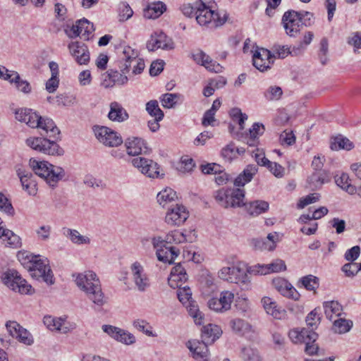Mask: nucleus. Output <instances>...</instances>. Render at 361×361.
<instances>
[{"instance_id":"obj_15","label":"nucleus","mask_w":361,"mask_h":361,"mask_svg":"<svg viewBox=\"0 0 361 361\" xmlns=\"http://www.w3.org/2000/svg\"><path fill=\"white\" fill-rule=\"evenodd\" d=\"M130 269L131 279L136 288L140 292H145L150 286V282L143 266L139 262H135Z\"/></svg>"},{"instance_id":"obj_28","label":"nucleus","mask_w":361,"mask_h":361,"mask_svg":"<svg viewBox=\"0 0 361 361\" xmlns=\"http://www.w3.org/2000/svg\"><path fill=\"white\" fill-rule=\"evenodd\" d=\"M261 302L267 314L271 315L274 319H281L285 317L286 311L279 307L272 298L263 297Z\"/></svg>"},{"instance_id":"obj_26","label":"nucleus","mask_w":361,"mask_h":361,"mask_svg":"<svg viewBox=\"0 0 361 361\" xmlns=\"http://www.w3.org/2000/svg\"><path fill=\"white\" fill-rule=\"evenodd\" d=\"M288 336L294 343H306L308 341H316L318 337L314 331L306 328L292 329L289 331Z\"/></svg>"},{"instance_id":"obj_46","label":"nucleus","mask_w":361,"mask_h":361,"mask_svg":"<svg viewBox=\"0 0 361 361\" xmlns=\"http://www.w3.org/2000/svg\"><path fill=\"white\" fill-rule=\"evenodd\" d=\"M353 327V322L344 318H338L333 323L332 330L336 334H345L348 332Z\"/></svg>"},{"instance_id":"obj_2","label":"nucleus","mask_w":361,"mask_h":361,"mask_svg":"<svg viewBox=\"0 0 361 361\" xmlns=\"http://www.w3.org/2000/svg\"><path fill=\"white\" fill-rule=\"evenodd\" d=\"M77 286L84 291L90 300L95 305L102 307L105 302L104 294L102 292L100 281L92 271L73 274Z\"/></svg>"},{"instance_id":"obj_51","label":"nucleus","mask_w":361,"mask_h":361,"mask_svg":"<svg viewBox=\"0 0 361 361\" xmlns=\"http://www.w3.org/2000/svg\"><path fill=\"white\" fill-rule=\"evenodd\" d=\"M300 282L307 290H315L319 286V279L311 274L302 277Z\"/></svg>"},{"instance_id":"obj_27","label":"nucleus","mask_w":361,"mask_h":361,"mask_svg":"<svg viewBox=\"0 0 361 361\" xmlns=\"http://www.w3.org/2000/svg\"><path fill=\"white\" fill-rule=\"evenodd\" d=\"M187 280L188 274L180 263L177 264L172 268L169 278V285L171 288H176L183 286Z\"/></svg>"},{"instance_id":"obj_22","label":"nucleus","mask_w":361,"mask_h":361,"mask_svg":"<svg viewBox=\"0 0 361 361\" xmlns=\"http://www.w3.org/2000/svg\"><path fill=\"white\" fill-rule=\"evenodd\" d=\"M17 175L20 180L23 189L30 195L35 196L37 192V182L35 176L30 171L18 169Z\"/></svg>"},{"instance_id":"obj_41","label":"nucleus","mask_w":361,"mask_h":361,"mask_svg":"<svg viewBox=\"0 0 361 361\" xmlns=\"http://www.w3.org/2000/svg\"><path fill=\"white\" fill-rule=\"evenodd\" d=\"M63 234L70 239V240L77 245L89 244L90 240L87 236L82 235L75 229L63 228Z\"/></svg>"},{"instance_id":"obj_52","label":"nucleus","mask_w":361,"mask_h":361,"mask_svg":"<svg viewBox=\"0 0 361 361\" xmlns=\"http://www.w3.org/2000/svg\"><path fill=\"white\" fill-rule=\"evenodd\" d=\"M146 111L147 113L154 118L158 119H163L164 112L159 106V103L157 100H150L146 104Z\"/></svg>"},{"instance_id":"obj_59","label":"nucleus","mask_w":361,"mask_h":361,"mask_svg":"<svg viewBox=\"0 0 361 361\" xmlns=\"http://www.w3.org/2000/svg\"><path fill=\"white\" fill-rule=\"evenodd\" d=\"M306 323L308 329L311 328L310 330L314 331L320 323V317L317 314L316 310L310 312L306 317Z\"/></svg>"},{"instance_id":"obj_64","label":"nucleus","mask_w":361,"mask_h":361,"mask_svg":"<svg viewBox=\"0 0 361 361\" xmlns=\"http://www.w3.org/2000/svg\"><path fill=\"white\" fill-rule=\"evenodd\" d=\"M243 357L247 361H259L258 352L251 348H244L242 350Z\"/></svg>"},{"instance_id":"obj_37","label":"nucleus","mask_w":361,"mask_h":361,"mask_svg":"<svg viewBox=\"0 0 361 361\" xmlns=\"http://www.w3.org/2000/svg\"><path fill=\"white\" fill-rule=\"evenodd\" d=\"M166 9V5L161 2H154L144 10V17L149 19H155L159 17Z\"/></svg>"},{"instance_id":"obj_50","label":"nucleus","mask_w":361,"mask_h":361,"mask_svg":"<svg viewBox=\"0 0 361 361\" xmlns=\"http://www.w3.org/2000/svg\"><path fill=\"white\" fill-rule=\"evenodd\" d=\"M229 115L233 121L238 124L240 130L244 129L245 122L248 118L247 114L242 113L239 108H233L230 110Z\"/></svg>"},{"instance_id":"obj_8","label":"nucleus","mask_w":361,"mask_h":361,"mask_svg":"<svg viewBox=\"0 0 361 361\" xmlns=\"http://www.w3.org/2000/svg\"><path fill=\"white\" fill-rule=\"evenodd\" d=\"M195 18L201 26L216 27L226 22L228 14L224 13L221 17L218 13H215L212 7H196Z\"/></svg>"},{"instance_id":"obj_57","label":"nucleus","mask_w":361,"mask_h":361,"mask_svg":"<svg viewBox=\"0 0 361 361\" xmlns=\"http://www.w3.org/2000/svg\"><path fill=\"white\" fill-rule=\"evenodd\" d=\"M283 94L281 88L279 86H271L264 92V97L268 100H278Z\"/></svg>"},{"instance_id":"obj_40","label":"nucleus","mask_w":361,"mask_h":361,"mask_svg":"<svg viewBox=\"0 0 361 361\" xmlns=\"http://www.w3.org/2000/svg\"><path fill=\"white\" fill-rule=\"evenodd\" d=\"M8 80L11 83H14L16 87L20 92L28 94L31 92L30 84L27 81L22 80L19 74L16 71H11V75H7Z\"/></svg>"},{"instance_id":"obj_20","label":"nucleus","mask_w":361,"mask_h":361,"mask_svg":"<svg viewBox=\"0 0 361 361\" xmlns=\"http://www.w3.org/2000/svg\"><path fill=\"white\" fill-rule=\"evenodd\" d=\"M188 218V212L183 205L176 204L169 209L165 216V222L169 226H180Z\"/></svg>"},{"instance_id":"obj_56","label":"nucleus","mask_w":361,"mask_h":361,"mask_svg":"<svg viewBox=\"0 0 361 361\" xmlns=\"http://www.w3.org/2000/svg\"><path fill=\"white\" fill-rule=\"evenodd\" d=\"M99 142L109 147H114L123 143L122 137H97Z\"/></svg>"},{"instance_id":"obj_34","label":"nucleus","mask_w":361,"mask_h":361,"mask_svg":"<svg viewBox=\"0 0 361 361\" xmlns=\"http://www.w3.org/2000/svg\"><path fill=\"white\" fill-rule=\"evenodd\" d=\"M257 172V166H247V167L243 171V172L235 178L234 180V185L238 187L244 186L246 183L251 181L254 175H255Z\"/></svg>"},{"instance_id":"obj_14","label":"nucleus","mask_w":361,"mask_h":361,"mask_svg":"<svg viewBox=\"0 0 361 361\" xmlns=\"http://www.w3.org/2000/svg\"><path fill=\"white\" fill-rule=\"evenodd\" d=\"M282 23L286 34L290 37H296L303 27L299 13L293 10L284 13Z\"/></svg>"},{"instance_id":"obj_16","label":"nucleus","mask_w":361,"mask_h":361,"mask_svg":"<svg viewBox=\"0 0 361 361\" xmlns=\"http://www.w3.org/2000/svg\"><path fill=\"white\" fill-rule=\"evenodd\" d=\"M254 66L261 72L271 68L274 61V56L272 53L264 48L257 49L252 56Z\"/></svg>"},{"instance_id":"obj_25","label":"nucleus","mask_w":361,"mask_h":361,"mask_svg":"<svg viewBox=\"0 0 361 361\" xmlns=\"http://www.w3.org/2000/svg\"><path fill=\"white\" fill-rule=\"evenodd\" d=\"M193 60L199 65L204 66L207 70L214 73L222 72L223 67L203 51H198L192 54Z\"/></svg>"},{"instance_id":"obj_35","label":"nucleus","mask_w":361,"mask_h":361,"mask_svg":"<svg viewBox=\"0 0 361 361\" xmlns=\"http://www.w3.org/2000/svg\"><path fill=\"white\" fill-rule=\"evenodd\" d=\"M324 313L327 319L332 320L334 317H341L343 312V307L335 300L326 301L323 303Z\"/></svg>"},{"instance_id":"obj_48","label":"nucleus","mask_w":361,"mask_h":361,"mask_svg":"<svg viewBox=\"0 0 361 361\" xmlns=\"http://www.w3.org/2000/svg\"><path fill=\"white\" fill-rule=\"evenodd\" d=\"M335 182L348 193L353 195L356 192V188L350 184L348 174L342 173L340 176H336Z\"/></svg>"},{"instance_id":"obj_32","label":"nucleus","mask_w":361,"mask_h":361,"mask_svg":"<svg viewBox=\"0 0 361 361\" xmlns=\"http://www.w3.org/2000/svg\"><path fill=\"white\" fill-rule=\"evenodd\" d=\"M108 118L112 121L123 122L128 118V114L120 104L114 102L110 104Z\"/></svg>"},{"instance_id":"obj_45","label":"nucleus","mask_w":361,"mask_h":361,"mask_svg":"<svg viewBox=\"0 0 361 361\" xmlns=\"http://www.w3.org/2000/svg\"><path fill=\"white\" fill-rule=\"evenodd\" d=\"M221 334V331L218 326L209 324L202 328V338L207 342L209 339L212 342H214L220 336Z\"/></svg>"},{"instance_id":"obj_33","label":"nucleus","mask_w":361,"mask_h":361,"mask_svg":"<svg viewBox=\"0 0 361 361\" xmlns=\"http://www.w3.org/2000/svg\"><path fill=\"white\" fill-rule=\"evenodd\" d=\"M43 322L51 331H58L63 334H66L69 331V328L66 326L65 321L61 318L45 316L43 319Z\"/></svg>"},{"instance_id":"obj_49","label":"nucleus","mask_w":361,"mask_h":361,"mask_svg":"<svg viewBox=\"0 0 361 361\" xmlns=\"http://www.w3.org/2000/svg\"><path fill=\"white\" fill-rule=\"evenodd\" d=\"M187 310L189 314L193 318L196 324L201 325L203 323V314L200 311L197 304L195 301L188 302Z\"/></svg>"},{"instance_id":"obj_29","label":"nucleus","mask_w":361,"mask_h":361,"mask_svg":"<svg viewBox=\"0 0 361 361\" xmlns=\"http://www.w3.org/2000/svg\"><path fill=\"white\" fill-rule=\"evenodd\" d=\"M331 176L326 171H314L307 178L308 187L314 190L320 188L323 184L330 181Z\"/></svg>"},{"instance_id":"obj_11","label":"nucleus","mask_w":361,"mask_h":361,"mask_svg":"<svg viewBox=\"0 0 361 361\" xmlns=\"http://www.w3.org/2000/svg\"><path fill=\"white\" fill-rule=\"evenodd\" d=\"M151 243L156 250V255L159 261L172 264L180 254V250L173 246H167L160 236L153 237Z\"/></svg>"},{"instance_id":"obj_1","label":"nucleus","mask_w":361,"mask_h":361,"mask_svg":"<svg viewBox=\"0 0 361 361\" xmlns=\"http://www.w3.org/2000/svg\"><path fill=\"white\" fill-rule=\"evenodd\" d=\"M214 198L224 208L245 205L247 213L251 216H258L269 209V203L263 200H255L245 204V190L240 188L220 189L215 192Z\"/></svg>"},{"instance_id":"obj_3","label":"nucleus","mask_w":361,"mask_h":361,"mask_svg":"<svg viewBox=\"0 0 361 361\" xmlns=\"http://www.w3.org/2000/svg\"><path fill=\"white\" fill-rule=\"evenodd\" d=\"M18 260L28 269L33 278H42L48 285L54 283L53 272L47 259H42L39 255H32L27 252H20L18 255Z\"/></svg>"},{"instance_id":"obj_58","label":"nucleus","mask_w":361,"mask_h":361,"mask_svg":"<svg viewBox=\"0 0 361 361\" xmlns=\"http://www.w3.org/2000/svg\"><path fill=\"white\" fill-rule=\"evenodd\" d=\"M361 270V263H347L342 267V271L347 276H353Z\"/></svg>"},{"instance_id":"obj_6","label":"nucleus","mask_w":361,"mask_h":361,"mask_svg":"<svg viewBox=\"0 0 361 361\" xmlns=\"http://www.w3.org/2000/svg\"><path fill=\"white\" fill-rule=\"evenodd\" d=\"M122 54L123 56L118 65L121 72L127 74L132 68V74L137 75L143 71L145 67V61L139 58V51L137 49L126 46L123 47Z\"/></svg>"},{"instance_id":"obj_21","label":"nucleus","mask_w":361,"mask_h":361,"mask_svg":"<svg viewBox=\"0 0 361 361\" xmlns=\"http://www.w3.org/2000/svg\"><path fill=\"white\" fill-rule=\"evenodd\" d=\"M125 145L130 156L147 154L149 151L147 142L141 137H128Z\"/></svg>"},{"instance_id":"obj_7","label":"nucleus","mask_w":361,"mask_h":361,"mask_svg":"<svg viewBox=\"0 0 361 361\" xmlns=\"http://www.w3.org/2000/svg\"><path fill=\"white\" fill-rule=\"evenodd\" d=\"M219 277L224 281L238 284L242 290L251 288V280L246 270L239 267H225L219 271Z\"/></svg>"},{"instance_id":"obj_5","label":"nucleus","mask_w":361,"mask_h":361,"mask_svg":"<svg viewBox=\"0 0 361 361\" xmlns=\"http://www.w3.org/2000/svg\"><path fill=\"white\" fill-rule=\"evenodd\" d=\"M29 165L36 175L44 178L51 187L56 186V183L65 176V171L59 166H54L45 161L30 159Z\"/></svg>"},{"instance_id":"obj_13","label":"nucleus","mask_w":361,"mask_h":361,"mask_svg":"<svg viewBox=\"0 0 361 361\" xmlns=\"http://www.w3.org/2000/svg\"><path fill=\"white\" fill-rule=\"evenodd\" d=\"M93 24L85 18L78 20L71 27L65 29V32L69 38L74 39L82 35L85 40H89L90 35L94 32Z\"/></svg>"},{"instance_id":"obj_62","label":"nucleus","mask_w":361,"mask_h":361,"mask_svg":"<svg viewBox=\"0 0 361 361\" xmlns=\"http://www.w3.org/2000/svg\"><path fill=\"white\" fill-rule=\"evenodd\" d=\"M0 210L8 214H13V207L4 194L0 192Z\"/></svg>"},{"instance_id":"obj_43","label":"nucleus","mask_w":361,"mask_h":361,"mask_svg":"<svg viewBox=\"0 0 361 361\" xmlns=\"http://www.w3.org/2000/svg\"><path fill=\"white\" fill-rule=\"evenodd\" d=\"M230 326L235 333L242 336L250 333L252 330V326L247 321L239 318L231 319Z\"/></svg>"},{"instance_id":"obj_4","label":"nucleus","mask_w":361,"mask_h":361,"mask_svg":"<svg viewBox=\"0 0 361 361\" xmlns=\"http://www.w3.org/2000/svg\"><path fill=\"white\" fill-rule=\"evenodd\" d=\"M15 116L18 121L25 123L32 128L41 129L45 133H50L52 135H57L61 133L52 119L41 116L32 109H18L15 112Z\"/></svg>"},{"instance_id":"obj_60","label":"nucleus","mask_w":361,"mask_h":361,"mask_svg":"<svg viewBox=\"0 0 361 361\" xmlns=\"http://www.w3.org/2000/svg\"><path fill=\"white\" fill-rule=\"evenodd\" d=\"M247 274L254 275H266L270 274L268 264H257L250 267L247 270Z\"/></svg>"},{"instance_id":"obj_31","label":"nucleus","mask_w":361,"mask_h":361,"mask_svg":"<svg viewBox=\"0 0 361 361\" xmlns=\"http://www.w3.org/2000/svg\"><path fill=\"white\" fill-rule=\"evenodd\" d=\"M272 55L280 58L284 59L289 54L293 56H297L303 51L302 45H298V47H293L292 50L287 45L275 44L273 47Z\"/></svg>"},{"instance_id":"obj_24","label":"nucleus","mask_w":361,"mask_h":361,"mask_svg":"<svg viewBox=\"0 0 361 361\" xmlns=\"http://www.w3.org/2000/svg\"><path fill=\"white\" fill-rule=\"evenodd\" d=\"M272 284L274 288L283 296L294 300H298L300 294L297 290L286 280L282 278H277L273 280Z\"/></svg>"},{"instance_id":"obj_38","label":"nucleus","mask_w":361,"mask_h":361,"mask_svg":"<svg viewBox=\"0 0 361 361\" xmlns=\"http://www.w3.org/2000/svg\"><path fill=\"white\" fill-rule=\"evenodd\" d=\"M245 152V147H238L233 143H230L222 149L221 154L226 161H231L232 159L237 158L238 155L243 154Z\"/></svg>"},{"instance_id":"obj_47","label":"nucleus","mask_w":361,"mask_h":361,"mask_svg":"<svg viewBox=\"0 0 361 361\" xmlns=\"http://www.w3.org/2000/svg\"><path fill=\"white\" fill-rule=\"evenodd\" d=\"M195 166L194 160L188 156L181 157L177 164L176 169L180 173H190Z\"/></svg>"},{"instance_id":"obj_17","label":"nucleus","mask_w":361,"mask_h":361,"mask_svg":"<svg viewBox=\"0 0 361 361\" xmlns=\"http://www.w3.org/2000/svg\"><path fill=\"white\" fill-rule=\"evenodd\" d=\"M68 48L71 55L79 65H87L90 62V51L84 43L71 42L68 44Z\"/></svg>"},{"instance_id":"obj_42","label":"nucleus","mask_w":361,"mask_h":361,"mask_svg":"<svg viewBox=\"0 0 361 361\" xmlns=\"http://www.w3.org/2000/svg\"><path fill=\"white\" fill-rule=\"evenodd\" d=\"M177 198L176 192L172 188H166L157 194L158 203L163 207L175 202Z\"/></svg>"},{"instance_id":"obj_63","label":"nucleus","mask_w":361,"mask_h":361,"mask_svg":"<svg viewBox=\"0 0 361 361\" xmlns=\"http://www.w3.org/2000/svg\"><path fill=\"white\" fill-rule=\"evenodd\" d=\"M319 197L320 195L318 193L310 194L300 200L298 203V207L299 209H302L308 204L314 203L319 200Z\"/></svg>"},{"instance_id":"obj_10","label":"nucleus","mask_w":361,"mask_h":361,"mask_svg":"<svg viewBox=\"0 0 361 361\" xmlns=\"http://www.w3.org/2000/svg\"><path fill=\"white\" fill-rule=\"evenodd\" d=\"M1 278L2 282L11 290L22 294L31 293L32 286L16 270L6 271Z\"/></svg>"},{"instance_id":"obj_54","label":"nucleus","mask_w":361,"mask_h":361,"mask_svg":"<svg viewBox=\"0 0 361 361\" xmlns=\"http://www.w3.org/2000/svg\"><path fill=\"white\" fill-rule=\"evenodd\" d=\"M126 74L118 71L110 70L106 73V77L112 78L114 85H122L127 83L128 78Z\"/></svg>"},{"instance_id":"obj_19","label":"nucleus","mask_w":361,"mask_h":361,"mask_svg":"<svg viewBox=\"0 0 361 361\" xmlns=\"http://www.w3.org/2000/svg\"><path fill=\"white\" fill-rule=\"evenodd\" d=\"M147 48L149 51H154L157 49L171 50L174 48V43L172 39L166 36L164 32H155L147 42Z\"/></svg>"},{"instance_id":"obj_9","label":"nucleus","mask_w":361,"mask_h":361,"mask_svg":"<svg viewBox=\"0 0 361 361\" xmlns=\"http://www.w3.org/2000/svg\"><path fill=\"white\" fill-rule=\"evenodd\" d=\"M133 166L146 177L152 179H162L165 173L160 165L152 159L145 157H137L132 159Z\"/></svg>"},{"instance_id":"obj_36","label":"nucleus","mask_w":361,"mask_h":361,"mask_svg":"<svg viewBox=\"0 0 361 361\" xmlns=\"http://www.w3.org/2000/svg\"><path fill=\"white\" fill-rule=\"evenodd\" d=\"M269 243L265 242L263 239L253 240L255 249L273 250L276 247V243L279 241V235L277 233H269L267 235Z\"/></svg>"},{"instance_id":"obj_12","label":"nucleus","mask_w":361,"mask_h":361,"mask_svg":"<svg viewBox=\"0 0 361 361\" xmlns=\"http://www.w3.org/2000/svg\"><path fill=\"white\" fill-rule=\"evenodd\" d=\"M26 143L32 149L47 154H60L57 143L47 139L46 137H29Z\"/></svg>"},{"instance_id":"obj_23","label":"nucleus","mask_w":361,"mask_h":361,"mask_svg":"<svg viewBox=\"0 0 361 361\" xmlns=\"http://www.w3.org/2000/svg\"><path fill=\"white\" fill-rule=\"evenodd\" d=\"M207 341H200L198 340L189 341L187 343L188 348L192 353V357L199 361H208L209 350Z\"/></svg>"},{"instance_id":"obj_53","label":"nucleus","mask_w":361,"mask_h":361,"mask_svg":"<svg viewBox=\"0 0 361 361\" xmlns=\"http://www.w3.org/2000/svg\"><path fill=\"white\" fill-rule=\"evenodd\" d=\"M218 299L220 301L221 307L226 312L231 307V304L234 300V294L229 290L222 291Z\"/></svg>"},{"instance_id":"obj_39","label":"nucleus","mask_w":361,"mask_h":361,"mask_svg":"<svg viewBox=\"0 0 361 361\" xmlns=\"http://www.w3.org/2000/svg\"><path fill=\"white\" fill-rule=\"evenodd\" d=\"M163 241L167 244H180L185 242H192L191 238L185 233L178 230H174L168 233Z\"/></svg>"},{"instance_id":"obj_61","label":"nucleus","mask_w":361,"mask_h":361,"mask_svg":"<svg viewBox=\"0 0 361 361\" xmlns=\"http://www.w3.org/2000/svg\"><path fill=\"white\" fill-rule=\"evenodd\" d=\"M16 339L27 345H30L33 343V338L31 334L23 327L19 331V334H18V336H16Z\"/></svg>"},{"instance_id":"obj_30","label":"nucleus","mask_w":361,"mask_h":361,"mask_svg":"<svg viewBox=\"0 0 361 361\" xmlns=\"http://www.w3.org/2000/svg\"><path fill=\"white\" fill-rule=\"evenodd\" d=\"M3 221L0 218V240L6 245L18 247L21 245L20 238L12 231L4 228Z\"/></svg>"},{"instance_id":"obj_18","label":"nucleus","mask_w":361,"mask_h":361,"mask_svg":"<svg viewBox=\"0 0 361 361\" xmlns=\"http://www.w3.org/2000/svg\"><path fill=\"white\" fill-rule=\"evenodd\" d=\"M104 332L114 340L126 345H132L135 343V337L130 332L118 327L104 324L102 326Z\"/></svg>"},{"instance_id":"obj_44","label":"nucleus","mask_w":361,"mask_h":361,"mask_svg":"<svg viewBox=\"0 0 361 361\" xmlns=\"http://www.w3.org/2000/svg\"><path fill=\"white\" fill-rule=\"evenodd\" d=\"M330 147L332 150L336 151L350 150L354 147V144L346 137H333L330 142Z\"/></svg>"},{"instance_id":"obj_55","label":"nucleus","mask_w":361,"mask_h":361,"mask_svg":"<svg viewBox=\"0 0 361 361\" xmlns=\"http://www.w3.org/2000/svg\"><path fill=\"white\" fill-rule=\"evenodd\" d=\"M176 288H178L177 295L180 302H181L183 304H185L186 302H190L192 301L190 300L192 298V291L188 286H180Z\"/></svg>"}]
</instances>
